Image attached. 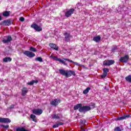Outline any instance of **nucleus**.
<instances>
[{
  "mask_svg": "<svg viewBox=\"0 0 131 131\" xmlns=\"http://www.w3.org/2000/svg\"><path fill=\"white\" fill-rule=\"evenodd\" d=\"M14 106H15V105H13V104L11 105L10 106V109H13V108H14Z\"/></svg>",
  "mask_w": 131,
  "mask_h": 131,
  "instance_id": "obj_39",
  "label": "nucleus"
},
{
  "mask_svg": "<svg viewBox=\"0 0 131 131\" xmlns=\"http://www.w3.org/2000/svg\"><path fill=\"white\" fill-rule=\"evenodd\" d=\"M10 14H11V11H4L3 15L4 17H9Z\"/></svg>",
  "mask_w": 131,
  "mask_h": 131,
  "instance_id": "obj_23",
  "label": "nucleus"
},
{
  "mask_svg": "<svg viewBox=\"0 0 131 131\" xmlns=\"http://www.w3.org/2000/svg\"><path fill=\"white\" fill-rule=\"evenodd\" d=\"M59 126L58 125V123H56V124L53 125V128H56V127H58Z\"/></svg>",
  "mask_w": 131,
  "mask_h": 131,
  "instance_id": "obj_35",
  "label": "nucleus"
},
{
  "mask_svg": "<svg viewBox=\"0 0 131 131\" xmlns=\"http://www.w3.org/2000/svg\"><path fill=\"white\" fill-rule=\"evenodd\" d=\"M24 54L27 57H29V58H33V57L35 56V54H34V53H32L28 51H25L24 52Z\"/></svg>",
  "mask_w": 131,
  "mask_h": 131,
  "instance_id": "obj_7",
  "label": "nucleus"
},
{
  "mask_svg": "<svg viewBox=\"0 0 131 131\" xmlns=\"http://www.w3.org/2000/svg\"><path fill=\"white\" fill-rule=\"evenodd\" d=\"M130 127H131V123H130Z\"/></svg>",
  "mask_w": 131,
  "mask_h": 131,
  "instance_id": "obj_44",
  "label": "nucleus"
},
{
  "mask_svg": "<svg viewBox=\"0 0 131 131\" xmlns=\"http://www.w3.org/2000/svg\"><path fill=\"white\" fill-rule=\"evenodd\" d=\"M114 131H121V129H120V127H117L115 128Z\"/></svg>",
  "mask_w": 131,
  "mask_h": 131,
  "instance_id": "obj_32",
  "label": "nucleus"
},
{
  "mask_svg": "<svg viewBox=\"0 0 131 131\" xmlns=\"http://www.w3.org/2000/svg\"><path fill=\"white\" fill-rule=\"evenodd\" d=\"M32 113L35 115H40L42 114V110L41 109H34L32 110Z\"/></svg>",
  "mask_w": 131,
  "mask_h": 131,
  "instance_id": "obj_9",
  "label": "nucleus"
},
{
  "mask_svg": "<svg viewBox=\"0 0 131 131\" xmlns=\"http://www.w3.org/2000/svg\"><path fill=\"white\" fill-rule=\"evenodd\" d=\"M28 93V89L26 87H24L21 90V96L24 97V96H26V94Z\"/></svg>",
  "mask_w": 131,
  "mask_h": 131,
  "instance_id": "obj_14",
  "label": "nucleus"
},
{
  "mask_svg": "<svg viewBox=\"0 0 131 131\" xmlns=\"http://www.w3.org/2000/svg\"><path fill=\"white\" fill-rule=\"evenodd\" d=\"M32 28H33L37 32H39L42 30V28L41 27L38 26V25H36V24H33L31 26Z\"/></svg>",
  "mask_w": 131,
  "mask_h": 131,
  "instance_id": "obj_6",
  "label": "nucleus"
},
{
  "mask_svg": "<svg viewBox=\"0 0 131 131\" xmlns=\"http://www.w3.org/2000/svg\"><path fill=\"white\" fill-rule=\"evenodd\" d=\"M64 60L65 61H68V62H70L71 63H73V64H75V65H77V66H80V64L76 62H74L70 59L64 58Z\"/></svg>",
  "mask_w": 131,
  "mask_h": 131,
  "instance_id": "obj_22",
  "label": "nucleus"
},
{
  "mask_svg": "<svg viewBox=\"0 0 131 131\" xmlns=\"http://www.w3.org/2000/svg\"><path fill=\"white\" fill-rule=\"evenodd\" d=\"M54 56L53 55H51L50 56V58H51L52 59H53V58L54 57Z\"/></svg>",
  "mask_w": 131,
  "mask_h": 131,
  "instance_id": "obj_40",
  "label": "nucleus"
},
{
  "mask_svg": "<svg viewBox=\"0 0 131 131\" xmlns=\"http://www.w3.org/2000/svg\"><path fill=\"white\" fill-rule=\"evenodd\" d=\"M90 90H91L90 87L87 88L85 90L83 91V94H84V95H86V94H88V93L90 92Z\"/></svg>",
  "mask_w": 131,
  "mask_h": 131,
  "instance_id": "obj_26",
  "label": "nucleus"
},
{
  "mask_svg": "<svg viewBox=\"0 0 131 131\" xmlns=\"http://www.w3.org/2000/svg\"><path fill=\"white\" fill-rule=\"evenodd\" d=\"M2 41L4 43H8L9 42L8 39H3Z\"/></svg>",
  "mask_w": 131,
  "mask_h": 131,
  "instance_id": "obj_34",
  "label": "nucleus"
},
{
  "mask_svg": "<svg viewBox=\"0 0 131 131\" xmlns=\"http://www.w3.org/2000/svg\"><path fill=\"white\" fill-rule=\"evenodd\" d=\"M30 51H31V52H36V49L34 47H31Z\"/></svg>",
  "mask_w": 131,
  "mask_h": 131,
  "instance_id": "obj_30",
  "label": "nucleus"
},
{
  "mask_svg": "<svg viewBox=\"0 0 131 131\" xmlns=\"http://www.w3.org/2000/svg\"><path fill=\"white\" fill-rule=\"evenodd\" d=\"M114 63H115V61L114 60L108 59L104 60L103 64L104 66H111V65H113Z\"/></svg>",
  "mask_w": 131,
  "mask_h": 131,
  "instance_id": "obj_3",
  "label": "nucleus"
},
{
  "mask_svg": "<svg viewBox=\"0 0 131 131\" xmlns=\"http://www.w3.org/2000/svg\"><path fill=\"white\" fill-rule=\"evenodd\" d=\"M93 40L94 41H95V42H99L100 40H101V36H100V35H98V36L94 37Z\"/></svg>",
  "mask_w": 131,
  "mask_h": 131,
  "instance_id": "obj_18",
  "label": "nucleus"
},
{
  "mask_svg": "<svg viewBox=\"0 0 131 131\" xmlns=\"http://www.w3.org/2000/svg\"><path fill=\"white\" fill-rule=\"evenodd\" d=\"M74 11L75 9L73 8L68 10L65 13L66 17H67V18H69V17H70V16H71V15L74 13Z\"/></svg>",
  "mask_w": 131,
  "mask_h": 131,
  "instance_id": "obj_8",
  "label": "nucleus"
},
{
  "mask_svg": "<svg viewBox=\"0 0 131 131\" xmlns=\"http://www.w3.org/2000/svg\"><path fill=\"white\" fill-rule=\"evenodd\" d=\"M7 40H8V42H10V41L12 40V37L8 36L7 37Z\"/></svg>",
  "mask_w": 131,
  "mask_h": 131,
  "instance_id": "obj_33",
  "label": "nucleus"
},
{
  "mask_svg": "<svg viewBox=\"0 0 131 131\" xmlns=\"http://www.w3.org/2000/svg\"><path fill=\"white\" fill-rule=\"evenodd\" d=\"M0 122L2 123H10L11 120L7 118H0Z\"/></svg>",
  "mask_w": 131,
  "mask_h": 131,
  "instance_id": "obj_10",
  "label": "nucleus"
},
{
  "mask_svg": "<svg viewBox=\"0 0 131 131\" xmlns=\"http://www.w3.org/2000/svg\"><path fill=\"white\" fill-rule=\"evenodd\" d=\"M19 20L21 21V22H24L25 18H24V17H21L19 18Z\"/></svg>",
  "mask_w": 131,
  "mask_h": 131,
  "instance_id": "obj_36",
  "label": "nucleus"
},
{
  "mask_svg": "<svg viewBox=\"0 0 131 131\" xmlns=\"http://www.w3.org/2000/svg\"><path fill=\"white\" fill-rule=\"evenodd\" d=\"M1 127H3L4 128H9V125H1Z\"/></svg>",
  "mask_w": 131,
  "mask_h": 131,
  "instance_id": "obj_31",
  "label": "nucleus"
},
{
  "mask_svg": "<svg viewBox=\"0 0 131 131\" xmlns=\"http://www.w3.org/2000/svg\"><path fill=\"white\" fill-rule=\"evenodd\" d=\"M113 52H114V49H113Z\"/></svg>",
  "mask_w": 131,
  "mask_h": 131,
  "instance_id": "obj_43",
  "label": "nucleus"
},
{
  "mask_svg": "<svg viewBox=\"0 0 131 131\" xmlns=\"http://www.w3.org/2000/svg\"><path fill=\"white\" fill-rule=\"evenodd\" d=\"M57 124L59 126V125H63V122H57Z\"/></svg>",
  "mask_w": 131,
  "mask_h": 131,
  "instance_id": "obj_37",
  "label": "nucleus"
},
{
  "mask_svg": "<svg viewBox=\"0 0 131 131\" xmlns=\"http://www.w3.org/2000/svg\"><path fill=\"white\" fill-rule=\"evenodd\" d=\"M61 103V100L59 99H55L52 100L50 102L51 105L54 106V107H57L59 104Z\"/></svg>",
  "mask_w": 131,
  "mask_h": 131,
  "instance_id": "obj_5",
  "label": "nucleus"
},
{
  "mask_svg": "<svg viewBox=\"0 0 131 131\" xmlns=\"http://www.w3.org/2000/svg\"><path fill=\"white\" fill-rule=\"evenodd\" d=\"M91 110V107L89 106H83L82 105V107L79 109V112H80L81 113L82 112H88V111H90Z\"/></svg>",
  "mask_w": 131,
  "mask_h": 131,
  "instance_id": "obj_4",
  "label": "nucleus"
},
{
  "mask_svg": "<svg viewBox=\"0 0 131 131\" xmlns=\"http://www.w3.org/2000/svg\"><path fill=\"white\" fill-rule=\"evenodd\" d=\"M103 73L101 75L102 78H105L107 76V73L109 72V69L107 68H104L103 69Z\"/></svg>",
  "mask_w": 131,
  "mask_h": 131,
  "instance_id": "obj_12",
  "label": "nucleus"
},
{
  "mask_svg": "<svg viewBox=\"0 0 131 131\" xmlns=\"http://www.w3.org/2000/svg\"><path fill=\"white\" fill-rule=\"evenodd\" d=\"M129 57L128 55H125V56L121 57L120 59V62H122L123 63H126L128 61Z\"/></svg>",
  "mask_w": 131,
  "mask_h": 131,
  "instance_id": "obj_11",
  "label": "nucleus"
},
{
  "mask_svg": "<svg viewBox=\"0 0 131 131\" xmlns=\"http://www.w3.org/2000/svg\"><path fill=\"white\" fill-rule=\"evenodd\" d=\"M125 79L126 81H128V82H131V75H129L128 76L126 77Z\"/></svg>",
  "mask_w": 131,
  "mask_h": 131,
  "instance_id": "obj_27",
  "label": "nucleus"
},
{
  "mask_svg": "<svg viewBox=\"0 0 131 131\" xmlns=\"http://www.w3.org/2000/svg\"><path fill=\"white\" fill-rule=\"evenodd\" d=\"M82 106V104L81 103H78L74 106V110H78V109H80Z\"/></svg>",
  "mask_w": 131,
  "mask_h": 131,
  "instance_id": "obj_20",
  "label": "nucleus"
},
{
  "mask_svg": "<svg viewBox=\"0 0 131 131\" xmlns=\"http://www.w3.org/2000/svg\"><path fill=\"white\" fill-rule=\"evenodd\" d=\"M12 61V58L11 57H5L3 59V61L5 62H11Z\"/></svg>",
  "mask_w": 131,
  "mask_h": 131,
  "instance_id": "obj_24",
  "label": "nucleus"
},
{
  "mask_svg": "<svg viewBox=\"0 0 131 131\" xmlns=\"http://www.w3.org/2000/svg\"><path fill=\"white\" fill-rule=\"evenodd\" d=\"M59 72L60 74L63 75L66 77H70L71 75L75 76V72L72 70H66L64 69H59Z\"/></svg>",
  "mask_w": 131,
  "mask_h": 131,
  "instance_id": "obj_1",
  "label": "nucleus"
},
{
  "mask_svg": "<svg viewBox=\"0 0 131 131\" xmlns=\"http://www.w3.org/2000/svg\"><path fill=\"white\" fill-rule=\"evenodd\" d=\"M3 24H4L5 26H10V25L12 24V21L10 19L4 20L3 21Z\"/></svg>",
  "mask_w": 131,
  "mask_h": 131,
  "instance_id": "obj_16",
  "label": "nucleus"
},
{
  "mask_svg": "<svg viewBox=\"0 0 131 131\" xmlns=\"http://www.w3.org/2000/svg\"><path fill=\"white\" fill-rule=\"evenodd\" d=\"M53 60L55 61H58V62H60V63H62L63 64V65H67V63L65 62L63 60L61 59L60 58H58L56 56H53Z\"/></svg>",
  "mask_w": 131,
  "mask_h": 131,
  "instance_id": "obj_13",
  "label": "nucleus"
},
{
  "mask_svg": "<svg viewBox=\"0 0 131 131\" xmlns=\"http://www.w3.org/2000/svg\"><path fill=\"white\" fill-rule=\"evenodd\" d=\"M49 46L50 48L54 49V50H55V51H58V47H57V45H56L55 44H54L53 43H50L49 44Z\"/></svg>",
  "mask_w": 131,
  "mask_h": 131,
  "instance_id": "obj_19",
  "label": "nucleus"
},
{
  "mask_svg": "<svg viewBox=\"0 0 131 131\" xmlns=\"http://www.w3.org/2000/svg\"><path fill=\"white\" fill-rule=\"evenodd\" d=\"M30 117L31 119H32L33 121H34V122H36V116L33 114H31L30 115Z\"/></svg>",
  "mask_w": 131,
  "mask_h": 131,
  "instance_id": "obj_25",
  "label": "nucleus"
},
{
  "mask_svg": "<svg viewBox=\"0 0 131 131\" xmlns=\"http://www.w3.org/2000/svg\"><path fill=\"white\" fill-rule=\"evenodd\" d=\"M81 122L82 123H83V124H85V120H83L82 121H81Z\"/></svg>",
  "mask_w": 131,
  "mask_h": 131,
  "instance_id": "obj_38",
  "label": "nucleus"
},
{
  "mask_svg": "<svg viewBox=\"0 0 131 131\" xmlns=\"http://www.w3.org/2000/svg\"><path fill=\"white\" fill-rule=\"evenodd\" d=\"M81 131H85V129H81Z\"/></svg>",
  "mask_w": 131,
  "mask_h": 131,
  "instance_id": "obj_41",
  "label": "nucleus"
},
{
  "mask_svg": "<svg viewBox=\"0 0 131 131\" xmlns=\"http://www.w3.org/2000/svg\"><path fill=\"white\" fill-rule=\"evenodd\" d=\"M129 117H130V115H125L122 117H119L117 118V120H123V119H126V118H128Z\"/></svg>",
  "mask_w": 131,
  "mask_h": 131,
  "instance_id": "obj_15",
  "label": "nucleus"
},
{
  "mask_svg": "<svg viewBox=\"0 0 131 131\" xmlns=\"http://www.w3.org/2000/svg\"><path fill=\"white\" fill-rule=\"evenodd\" d=\"M61 117H62V115L60 114L52 115V118H53V119H60Z\"/></svg>",
  "mask_w": 131,
  "mask_h": 131,
  "instance_id": "obj_17",
  "label": "nucleus"
},
{
  "mask_svg": "<svg viewBox=\"0 0 131 131\" xmlns=\"http://www.w3.org/2000/svg\"><path fill=\"white\" fill-rule=\"evenodd\" d=\"M35 61H38V62H43L42 58L39 57L35 58Z\"/></svg>",
  "mask_w": 131,
  "mask_h": 131,
  "instance_id": "obj_29",
  "label": "nucleus"
},
{
  "mask_svg": "<svg viewBox=\"0 0 131 131\" xmlns=\"http://www.w3.org/2000/svg\"><path fill=\"white\" fill-rule=\"evenodd\" d=\"M16 131H30L29 129H26L23 127H17L16 129Z\"/></svg>",
  "mask_w": 131,
  "mask_h": 131,
  "instance_id": "obj_21",
  "label": "nucleus"
},
{
  "mask_svg": "<svg viewBox=\"0 0 131 131\" xmlns=\"http://www.w3.org/2000/svg\"><path fill=\"white\" fill-rule=\"evenodd\" d=\"M34 82H35L36 83H37L38 81L33 80V81L28 83V85H33V84H34Z\"/></svg>",
  "mask_w": 131,
  "mask_h": 131,
  "instance_id": "obj_28",
  "label": "nucleus"
},
{
  "mask_svg": "<svg viewBox=\"0 0 131 131\" xmlns=\"http://www.w3.org/2000/svg\"><path fill=\"white\" fill-rule=\"evenodd\" d=\"M2 20V17L0 16V21Z\"/></svg>",
  "mask_w": 131,
  "mask_h": 131,
  "instance_id": "obj_42",
  "label": "nucleus"
},
{
  "mask_svg": "<svg viewBox=\"0 0 131 131\" xmlns=\"http://www.w3.org/2000/svg\"><path fill=\"white\" fill-rule=\"evenodd\" d=\"M63 35L64 36V40L66 42H69L70 41V39L72 38L73 36L70 34V33H69L68 32H66L63 34Z\"/></svg>",
  "mask_w": 131,
  "mask_h": 131,
  "instance_id": "obj_2",
  "label": "nucleus"
}]
</instances>
